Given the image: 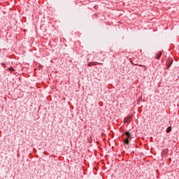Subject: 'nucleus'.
Instances as JSON below:
<instances>
[{
	"label": "nucleus",
	"mask_w": 179,
	"mask_h": 179,
	"mask_svg": "<svg viewBox=\"0 0 179 179\" xmlns=\"http://www.w3.org/2000/svg\"><path fill=\"white\" fill-rule=\"evenodd\" d=\"M171 64H173V59H169V62L166 63L168 68H170V66H171Z\"/></svg>",
	"instance_id": "f03ea898"
},
{
	"label": "nucleus",
	"mask_w": 179,
	"mask_h": 179,
	"mask_svg": "<svg viewBox=\"0 0 179 179\" xmlns=\"http://www.w3.org/2000/svg\"><path fill=\"white\" fill-rule=\"evenodd\" d=\"M8 71H10V72H13L15 69H13V67H10L8 69Z\"/></svg>",
	"instance_id": "39448f33"
},
{
	"label": "nucleus",
	"mask_w": 179,
	"mask_h": 179,
	"mask_svg": "<svg viewBox=\"0 0 179 179\" xmlns=\"http://www.w3.org/2000/svg\"><path fill=\"white\" fill-rule=\"evenodd\" d=\"M125 122H129V118L126 119Z\"/></svg>",
	"instance_id": "423d86ee"
},
{
	"label": "nucleus",
	"mask_w": 179,
	"mask_h": 179,
	"mask_svg": "<svg viewBox=\"0 0 179 179\" xmlns=\"http://www.w3.org/2000/svg\"><path fill=\"white\" fill-rule=\"evenodd\" d=\"M160 57H162V52H159L157 55V59H159V58H160Z\"/></svg>",
	"instance_id": "7ed1b4c3"
},
{
	"label": "nucleus",
	"mask_w": 179,
	"mask_h": 179,
	"mask_svg": "<svg viewBox=\"0 0 179 179\" xmlns=\"http://www.w3.org/2000/svg\"><path fill=\"white\" fill-rule=\"evenodd\" d=\"M88 66H90V64H88Z\"/></svg>",
	"instance_id": "0eeeda50"
},
{
	"label": "nucleus",
	"mask_w": 179,
	"mask_h": 179,
	"mask_svg": "<svg viewBox=\"0 0 179 179\" xmlns=\"http://www.w3.org/2000/svg\"><path fill=\"white\" fill-rule=\"evenodd\" d=\"M1 65H4L3 63H2Z\"/></svg>",
	"instance_id": "6e6552de"
},
{
	"label": "nucleus",
	"mask_w": 179,
	"mask_h": 179,
	"mask_svg": "<svg viewBox=\"0 0 179 179\" xmlns=\"http://www.w3.org/2000/svg\"><path fill=\"white\" fill-rule=\"evenodd\" d=\"M125 135H126V138L124 140V143L126 144V145H129V141H131V139L132 138L131 137V133L128 132V131H126L125 132Z\"/></svg>",
	"instance_id": "f257e3e1"
},
{
	"label": "nucleus",
	"mask_w": 179,
	"mask_h": 179,
	"mask_svg": "<svg viewBox=\"0 0 179 179\" xmlns=\"http://www.w3.org/2000/svg\"><path fill=\"white\" fill-rule=\"evenodd\" d=\"M171 127H169L167 128L166 132L169 134V132H171Z\"/></svg>",
	"instance_id": "20e7f679"
}]
</instances>
